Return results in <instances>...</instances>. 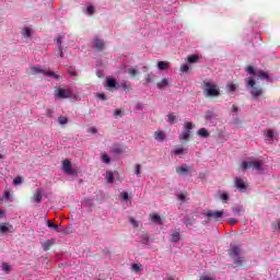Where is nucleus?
Returning a JSON list of instances; mask_svg holds the SVG:
<instances>
[{
	"instance_id": "1",
	"label": "nucleus",
	"mask_w": 280,
	"mask_h": 280,
	"mask_svg": "<svg viewBox=\"0 0 280 280\" xmlns=\"http://www.w3.org/2000/svg\"><path fill=\"white\" fill-rule=\"evenodd\" d=\"M228 255L234 260L236 267L242 268V266H244L245 260L242 256V248H240V246L231 244Z\"/></svg>"
},
{
	"instance_id": "2",
	"label": "nucleus",
	"mask_w": 280,
	"mask_h": 280,
	"mask_svg": "<svg viewBox=\"0 0 280 280\" xmlns=\"http://www.w3.org/2000/svg\"><path fill=\"white\" fill-rule=\"evenodd\" d=\"M202 91L208 97H219L220 95V88H218V84L213 82L205 81L202 84Z\"/></svg>"
},
{
	"instance_id": "3",
	"label": "nucleus",
	"mask_w": 280,
	"mask_h": 280,
	"mask_svg": "<svg viewBox=\"0 0 280 280\" xmlns=\"http://www.w3.org/2000/svg\"><path fill=\"white\" fill-rule=\"evenodd\" d=\"M247 84L252 88L250 95L253 100H259V97L264 95V89H261L259 85H255V80L249 79Z\"/></svg>"
},
{
	"instance_id": "4",
	"label": "nucleus",
	"mask_w": 280,
	"mask_h": 280,
	"mask_svg": "<svg viewBox=\"0 0 280 280\" xmlns=\"http://www.w3.org/2000/svg\"><path fill=\"white\" fill-rule=\"evenodd\" d=\"M264 166V164L259 161H243L241 163V167L242 170L246 171V170H256L257 172H259V170H261V167Z\"/></svg>"
},
{
	"instance_id": "5",
	"label": "nucleus",
	"mask_w": 280,
	"mask_h": 280,
	"mask_svg": "<svg viewBox=\"0 0 280 280\" xmlns=\"http://www.w3.org/2000/svg\"><path fill=\"white\" fill-rule=\"evenodd\" d=\"M191 130H194V124L189 121L184 122V130L179 135V141H187L191 137Z\"/></svg>"
},
{
	"instance_id": "6",
	"label": "nucleus",
	"mask_w": 280,
	"mask_h": 280,
	"mask_svg": "<svg viewBox=\"0 0 280 280\" xmlns=\"http://www.w3.org/2000/svg\"><path fill=\"white\" fill-rule=\"evenodd\" d=\"M234 187L238 191H242V192L246 191V189H248V179H246V177H235Z\"/></svg>"
},
{
	"instance_id": "7",
	"label": "nucleus",
	"mask_w": 280,
	"mask_h": 280,
	"mask_svg": "<svg viewBox=\"0 0 280 280\" xmlns=\"http://www.w3.org/2000/svg\"><path fill=\"white\" fill-rule=\"evenodd\" d=\"M71 95H73V92L71 91V89L58 88L55 91V96L59 97V100H67L71 97Z\"/></svg>"
},
{
	"instance_id": "8",
	"label": "nucleus",
	"mask_w": 280,
	"mask_h": 280,
	"mask_svg": "<svg viewBox=\"0 0 280 280\" xmlns=\"http://www.w3.org/2000/svg\"><path fill=\"white\" fill-rule=\"evenodd\" d=\"M222 215H224V211H211L208 210L206 212V218H209L210 220H214V222H220V218H222Z\"/></svg>"
},
{
	"instance_id": "9",
	"label": "nucleus",
	"mask_w": 280,
	"mask_h": 280,
	"mask_svg": "<svg viewBox=\"0 0 280 280\" xmlns=\"http://www.w3.org/2000/svg\"><path fill=\"white\" fill-rule=\"evenodd\" d=\"M62 170L66 174H70V175L75 174V171L73 170V166L71 165V161H69V160H63Z\"/></svg>"
},
{
	"instance_id": "10",
	"label": "nucleus",
	"mask_w": 280,
	"mask_h": 280,
	"mask_svg": "<svg viewBox=\"0 0 280 280\" xmlns=\"http://www.w3.org/2000/svg\"><path fill=\"white\" fill-rule=\"evenodd\" d=\"M194 171V166H189L187 164H184V165H180V166H177L176 167V172L183 176L185 174H189V172H192Z\"/></svg>"
},
{
	"instance_id": "11",
	"label": "nucleus",
	"mask_w": 280,
	"mask_h": 280,
	"mask_svg": "<svg viewBox=\"0 0 280 280\" xmlns=\"http://www.w3.org/2000/svg\"><path fill=\"white\" fill-rule=\"evenodd\" d=\"M170 242L171 244H177V242H180V229H175L171 232Z\"/></svg>"
},
{
	"instance_id": "12",
	"label": "nucleus",
	"mask_w": 280,
	"mask_h": 280,
	"mask_svg": "<svg viewBox=\"0 0 280 280\" xmlns=\"http://www.w3.org/2000/svg\"><path fill=\"white\" fill-rule=\"evenodd\" d=\"M33 202L40 203L43 201V188H38L33 197H32Z\"/></svg>"
},
{
	"instance_id": "13",
	"label": "nucleus",
	"mask_w": 280,
	"mask_h": 280,
	"mask_svg": "<svg viewBox=\"0 0 280 280\" xmlns=\"http://www.w3.org/2000/svg\"><path fill=\"white\" fill-rule=\"evenodd\" d=\"M94 47L95 49H97L98 51H102V49H104V47H106V44L104 43L103 39L96 38L94 40Z\"/></svg>"
},
{
	"instance_id": "14",
	"label": "nucleus",
	"mask_w": 280,
	"mask_h": 280,
	"mask_svg": "<svg viewBox=\"0 0 280 280\" xmlns=\"http://www.w3.org/2000/svg\"><path fill=\"white\" fill-rule=\"evenodd\" d=\"M31 72L33 75H38V73H43L45 75L46 71L40 69L38 66H31Z\"/></svg>"
},
{
	"instance_id": "15",
	"label": "nucleus",
	"mask_w": 280,
	"mask_h": 280,
	"mask_svg": "<svg viewBox=\"0 0 280 280\" xmlns=\"http://www.w3.org/2000/svg\"><path fill=\"white\" fill-rule=\"evenodd\" d=\"M150 220H152V222H154V224H162L163 223V219H161V215H159L156 213H151L150 214Z\"/></svg>"
},
{
	"instance_id": "16",
	"label": "nucleus",
	"mask_w": 280,
	"mask_h": 280,
	"mask_svg": "<svg viewBox=\"0 0 280 280\" xmlns=\"http://www.w3.org/2000/svg\"><path fill=\"white\" fill-rule=\"evenodd\" d=\"M232 211L234 215H242L244 213V207L242 206H233Z\"/></svg>"
},
{
	"instance_id": "17",
	"label": "nucleus",
	"mask_w": 280,
	"mask_h": 280,
	"mask_svg": "<svg viewBox=\"0 0 280 280\" xmlns=\"http://www.w3.org/2000/svg\"><path fill=\"white\" fill-rule=\"evenodd\" d=\"M155 141H165V132L163 131H155L154 132Z\"/></svg>"
},
{
	"instance_id": "18",
	"label": "nucleus",
	"mask_w": 280,
	"mask_h": 280,
	"mask_svg": "<svg viewBox=\"0 0 280 280\" xmlns=\"http://www.w3.org/2000/svg\"><path fill=\"white\" fill-rule=\"evenodd\" d=\"M158 89H165L166 86H170V80L162 79L160 82L156 83Z\"/></svg>"
},
{
	"instance_id": "19",
	"label": "nucleus",
	"mask_w": 280,
	"mask_h": 280,
	"mask_svg": "<svg viewBox=\"0 0 280 280\" xmlns=\"http://www.w3.org/2000/svg\"><path fill=\"white\" fill-rule=\"evenodd\" d=\"M106 182L109 184L115 183V175L113 174L112 171H107L105 175Z\"/></svg>"
},
{
	"instance_id": "20",
	"label": "nucleus",
	"mask_w": 280,
	"mask_h": 280,
	"mask_svg": "<svg viewBox=\"0 0 280 280\" xmlns=\"http://www.w3.org/2000/svg\"><path fill=\"white\" fill-rule=\"evenodd\" d=\"M158 69H160V71H165V69H170V62L167 61L158 62Z\"/></svg>"
},
{
	"instance_id": "21",
	"label": "nucleus",
	"mask_w": 280,
	"mask_h": 280,
	"mask_svg": "<svg viewBox=\"0 0 280 280\" xmlns=\"http://www.w3.org/2000/svg\"><path fill=\"white\" fill-rule=\"evenodd\" d=\"M197 135H199V137H202L203 139H207L210 137V133L207 129L201 128L197 131Z\"/></svg>"
},
{
	"instance_id": "22",
	"label": "nucleus",
	"mask_w": 280,
	"mask_h": 280,
	"mask_svg": "<svg viewBox=\"0 0 280 280\" xmlns=\"http://www.w3.org/2000/svg\"><path fill=\"white\" fill-rule=\"evenodd\" d=\"M198 60H200V57H198V55H190V56H188V58H187V61H188L190 65H196V62H198Z\"/></svg>"
},
{
	"instance_id": "23",
	"label": "nucleus",
	"mask_w": 280,
	"mask_h": 280,
	"mask_svg": "<svg viewBox=\"0 0 280 280\" xmlns=\"http://www.w3.org/2000/svg\"><path fill=\"white\" fill-rule=\"evenodd\" d=\"M226 89L230 91V93H235V91L238 89V85L233 82H229Z\"/></svg>"
},
{
	"instance_id": "24",
	"label": "nucleus",
	"mask_w": 280,
	"mask_h": 280,
	"mask_svg": "<svg viewBox=\"0 0 280 280\" xmlns=\"http://www.w3.org/2000/svg\"><path fill=\"white\" fill-rule=\"evenodd\" d=\"M183 152H185L184 148L175 147V150L172 151V154H174L175 156H179V154H183Z\"/></svg>"
},
{
	"instance_id": "25",
	"label": "nucleus",
	"mask_w": 280,
	"mask_h": 280,
	"mask_svg": "<svg viewBox=\"0 0 280 280\" xmlns=\"http://www.w3.org/2000/svg\"><path fill=\"white\" fill-rule=\"evenodd\" d=\"M47 226H48V229H51L52 231H58L61 225L54 224V222H51V221H47Z\"/></svg>"
},
{
	"instance_id": "26",
	"label": "nucleus",
	"mask_w": 280,
	"mask_h": 280,
	"mask_svg": "<svg viewBox=\"0 0 280 280\" xmlns=\"http://www.w3.org/2000/svg\"><path fill=\"white\" fill-rule=\"evenodd\" d=\"M107 86L108 89H115V86H117V81H115V79H107Z\"/></svg>"
},
{
	"instance_id": "27",
	"label": "nucleus",
	"mask_w": 280,
	"mask_h": 280,
	"mask_svg": "<svg viewBox=\"0 0 280 280\" xmlns=\"http://www.w3.org/2000/svg\"><path fill=\"white\" fill-rule=\"evenodd\" d=\"M187 196H188L187 192H182V194L177 195V199H178L180 202H187Z\"/></svg>"
},
{
	"instance_id": "28",
	"label": "nucleus",
	"mask_w": 280,
	"mask_h": 280,
	"mask_svg": "<svg viewBox=\"0 0 280 280\" xmlns=\"http://www.w3.org/2000/svg\"><path fill=\"white\" fill-rule=\"evenodd\" d=\"M51 246H54V243H51V241H49V240L45 241L43 244L44 250H49V248H51Z\"/></svg>"
},
{
	"instance_id": "29",
	"label": "nucleus",
	"mask_w": 280,
	"mask_h": 280,
	"mask_svg": "<svg viewBox=\"0 0 280 280\" xmlns=\"http://www.w3.org/2000/svg\"><path fill=\"white\" fill-rule=\"evenodd\" d=\"M141 268H143L141 264H133L131 266V270H133V272H141Z\"/></svg>"
},
{
	"instance_id": "30",
	"label": "nucleus",
	"mask_w": 280,
	"mask_h": 280,
	"mask_svg": "<svg viewBox=\"0 0 280 280\" xmlns=\"http://www.w3.org/2000/svg\"><path fill=\"white\" fill-rule=\"evenodd\" d=\"M45 75H48L49 78H55V80H60V75L56 74V72L46 71Z\"/></svg>"
},
{
	"instance_id": "31",
	"label": "nucleus",
	"mask_w": 280,
	"mask_h": 280,
	"mask_svg": "<svg viewBox=\"0 0 280 280\" xmlns=\"http://www.w3.org/2000/svg\"><path fill=\"white\" fill-rule=\"evenodd\" d=\"M2 270L8 273L10 270H12V266H10L8 262H3Z\"/></svg>"
},
{
	"instance_id": "32",
	"label": "nucleus",
	"mask_w": 280,
	"mask_h": 280,
	"mask_svg": "<svg viewBox=\"0 0 280 280\" xmlns=\"http://www.w3.org/2000/svg\"><path fill=\"white\" fill-rule=\"evenodd\" d=\"M247 73H249L250 75H257V72L255 71V68L253 66H248L246 68Z\"/></svg>"
},
{
	"instance_id": "33",
	"label": "nucleus",
	"mask_w": 280,
	"mask_h": 280,
	"mask_svg": "<svg viewBox=\"0 0 280 280\" xmlns=\"http://www.w3.org/2000/svg\"><path fill=\"white\" fill-rule=\"evenodd\" d=\"M214 117V114L213 112H207L206 115H205V119L207 121H211V119Z\"/></svg>"
},
{
	"instance_id": "34",
	"label": "nucleus",
	"mask_w": 280,
	"mask_h": 280,
	"mask_svg": "<svg viewBox=\"0 0 280 280\" xmlns=\"http://www.w3.org/2000/svg\"><path fill=\"white\" fill-rule=\"evenodd\" d=\"M9 228L7 223H1L0 225V233H8Z\"/></svg>"
},
{
	"instance_id": "35",
	"label": "nucleus",
	"mask_w": 280,
	"mask_h": 280,
	"mask_svg": "<svg viewBox=\"0 0 280 280\" xmlns=\"http://www.w3.org/2000/svg\"><path fill=\"white\" fill-rule=\"evenodd\" d=\"M22 34H23V36H26V38H30V36H32V30H30V28H24V30L22 31Z\"/></svg>"
},
{
	"instance_id": "36",
	"label": "nucleus",
	"mask_w": 280,
	"mask_h": 280,
	"mask_svg": "<svg viewBox=\"0 0 280 280\" xmlns=\"http://www.w3.org/2000/svg\"><path fill=\"white\" fill-rule=\"evenodd\" d=\"M69 121V119L65 116H61L58 118V122L61 125V126H65V124H67Z\"/></svg>"
},
{
	"instance_id": "37",
	"label": "nucleus",
	"mask_w": 280,
	"mask_h": 280,
	"mask_svg": "<svg viewBox=\"0 0 280 280\" xmlns=\"http://www.w3.org/2000/svg\"><path fill=\"white\" fill-rule=\"evenodd\" d=\"M135 174H136V176H140L141 175V164H136V166H135Z\"/></svg>"
},
{
	"instance_id": "38",
	"label": "nucleus",
	"mask_w": 280,
	"mask_h": 280,
	"mask_svg": "<svg viewBox=\"0 0 280 280\" xmlns=\"http://www.w3.org/2000/svg\"><path fill=\"white\" fill-rule=\"evenodd\" d=\"M23 184V177L18 176L13 179V185H21Z\"/></svg>"
},
{
	"instance_id": "39",
	"label": "nucleus",
	"mask_w": 280,
	"mask_h": 280,
	"mask_svg": "<svg viewBox=\"0 0 280 280\" xmlns=\"http://www.w3.org/2000/svg\"><path fill=\"white\" fill-rule=\"evenodd\" d=\"M129 222H130V224H132V226L135 229H139V222L137 220H135V218H130Z\"/></svg>"
},
{
	"instance_id": "40",
	"label": "nucleus",
	"mask_w": 280,
	"mask_h": 280,
	"mask_svg": "<svg viewBox=\"0 0 280 280\" xmlns=\"http://www.w3.org/2000/svg\"><path fill=\"white\" fill-rule=\"evenodd\" d=\"M259 78H262L264 80H270V75H268V72L260 71Z\"/></svg>"
},
{
	"instance_id": "41",
	"label": "nucleus",
	"mask_w": 280,
	"mask_h": 280,
	"mask_svg": "<svg viewBox=\"0 0 280 280\" xmlns=\"http://www.w3.org/2000/svg\"><path fill=\"white\" fill-rule=\"evenodd\" d=\"M102 161H103V163L108 164V163H110V158L108 156V154L104 153L102 155Z\"/></svg>"
},
{
	"instance_id": "42",
	"label": "nucleus",
	"mask_w": 280,
	"mask_h": 280,
	"mask_svg": "<svg viewBox=\"0 0 280 280\" xmlns=\"http://www.w3.org/2000/svg\"><path fill=\"white\" fill-rule=\"evenodd\" d=\"M141 238H142V244H148V242H150V236L147 233L142 234Z\"/></svg>"
},
{
	"instance_id": "43",
	"label": "nucleus",
	"mask_w": 280,
	"mask_h": 280,
	"mask_svg": "<svg viewBox=\"0 0 280 280\" xmlns=\"http://www.w3.org/2000/svg\"><path fill=\"white\" fill-rule=\"evenodd\" d=\"M57 51H58V55L60 56V58L65 57V52H62V46L61 45L57 46Z\"/></svg>"
},
{
	"instance_id": "44",
	"label": "nucleus",
	"mask_w": 280,
	"mask_h": 280,
	"mask_svg": "<svg viewBox=\"0 0 280 280\" xmlns=\"http://www.w3.org/2000/svg\"><path fill=\"white\" fill-rule=\"evenodd\" d=\"M168 121H170V124H175L176 116L174 114H168Z\"/></svg>"
},
{
	"instance_id": "45",
	"label": "nucleus",
	"mask_w": 280,
	"mask_h": 280,
	"mask_svg": "<svg viewBox=\"0 0 280 280\" xmlns=\"http://www.w3.org/2000/svg\"><path fill=\"white\" fill-rule=\"evenodd\" d=\"M228 222H229V224L231 225V226H233V225H235V224H237V219H234V218H230V219H228Z\"/></svg>"
},
{
	"instance_id": "46",
	"label": "nucleus",
	"mask_w": 280,
	"mask_h": 280,
	"mask_svg": "<svg viewBox=\"0 0 280 280\" xmlns=\"http://www.w3.org/2000/svg\"><path fill=\"white\" fill-rule=\"evenodd\" d=\"M128 73H129V75H131L132 78H135V75H137V70L135 69V68H130L129 70H128Z\"/></svg>"
},
{
	"instance_id": "47",
	"label": "nucleus",
	"mask_w": 280,
	"mask_h": 280,
	"mask_svg": "<svg viewBox=\"0 0 280 280\" xmlns=\"http://www.w3.org/2000/svg\"><path fill=\"white\" fill-rule=\"evenodd\" d=\"M180 71H182L183 73H187V71H189V66H188V65H183V66L180 67Z\"/></svg>"
},
{
	"instance_id": "48",
	"label": "nucleus",
	"mask_w": 280,
	"mask_h": 280,
	"mask_svg": "<svg viewBox=\"0 0 280 280\" xmlns=\"http://www.w3.org/2000/svg\"><path fill=\"white\" fill-rule=\"evenodd\" d=\"M3 198H5V200H10V198H12V195L10 194L9 190H5V191H4Z\"/></svg>"
},
{
	"instance_id": "49",
	"label": "nucleus",
	"mask_w": 280,
	"mask_h": 280,
	"mask_svg": "<svg viewBox=\"0 0 280 280\" xmlns=\"http://www.w3.org/2000/svg\"><path fill=\"white\" fill-rule=\"evenodd\" d=\"M95 12V7L90 5L88 7V14H93Z\"/></svg>"
},
{
	"instance_id": "50",
	"label": "nucleus",
	"mask_w": 280,
	"mask_h": 280,
	"mask_svg": "<svg viewBox=\"0 0 280 280\" xmlns=\"http://www.w3.org/2000/svg\"><path fill=\"white\" fill-rule=\"evenodd\" d=\"M267 137H268V139H272L275 137V131L268 130L267 131Z\"/></svg>"
},
{
	"instance_id": "51",
	"label": "nucleus",
	"mask_w": 280,
	"mask_h": 280,
	"mask_svg": "<svg viewBox=\"0 0 280 280\" xmlns=\"http://www.w3.org/2000/svg\"><path fill=\"white\" fill-rule=\"evenodd\" d=\"M46 117H54V110L52 109H47L46 110Z\"/></svg>"
},
{
	"instance_id": "52",
	"label": "nucleus",
	"mask_w": 280,
	"mask_h": 280,
	"mask_svg": "<svg viewBox=\"0 0 280 280\" xmlns=\"http://www.w3.org/2000/svg\"><path fill=\"white\" fill-rule=\"evenodd\" d=\"M120 197L122 200H128V192L127 191L121 192Z\"/></svg>"
},
{
	"instance_id": "53",
	"label": "nucleus",
	"mask_w": 280,
	"mask_h": 280,
	"mask_svg": "<svg viewBox=\"0 0 280 280\" xmlns=\"http://www.w3.org/2000/svg\"><path fill=\"white\" fill-rule=\"evenodd\" d=\"M114 115L115 117H121V109H115Z\"/></svg>"
},
{
	"instance_id": "54",
	"label": "nucleus",
	"mask_w": 280,
	"mask_h": 280,
	"mask_svg": "<svg viewBox=\"0 0 280 280\" xmlns=\"http://www.w3.org/2000/svg\"><path fill=\"white\" fill-rule=\"evenodd\" d=\"M98 100H107L106 94L100 93L97 94Z\"/></svg>"
},
{
	"instance_id": "55",
	"label": "nucleus",
	"mask_w": 280,
	"mask_h": 280,
	"mask_svg": "<svg viewBox=\"0 0 280 280\" xmlns=\"http://www.w3.org/2000/svg\"><path fill=\"white\" fill-rule=\"evenodd\" d=\"M199 280H215V279H213V278H211V277H208V276H201V277L199 278Z\"/></svg>"
},
{
	"instance_id": "56",
	"label": "nucleus",
	"mask_w": 280,
	"mask_h": 280,
	"mask_svg": "<svg viewBox=\"0 0 280 280\" xmlns=\"http://www.w3.org/2000/svg\"><path fill=\"white\" fill-rule=\"evenodd\" d=\"M221 200H224V201L229 200V195L228 194H222L221 195Z\"/></svg>"
},
{
	"instance_id": "57",
	"label": "nucleus",
	"mask_w": 280,
	"mask_h": 280,
	"mask_svg": "<svg viewBox=\"0 0 280 280\" xmlns=\"http://www.w3.org/2000/svg\"><path fill=\"white\" fill-rule=\"evenodd\" d=\"M57 44L62 47V36H59V37L57 38Z\"/></svg>"
},
{
	"instance_id": "58",
	"label": "nucleus",
	"mask_w": 280,
	"mask_h": 280,
	"mask_svg": "<svg viewBox=\"0 0 280 280\" xmlns=\"http://www.w3.org/2000/svg\"><path fill=\"white\" fill-rule=\"evenodd\" d=\"M90 132H92V135H95L97 132V128L91 127L90 128Z\"/></svg>"
},
{
	"instance_id": "59",
	"label": "nucleus",
	"mask_w": 280,
	"mask_h": 280,
	"mask_svg": "<svg viewBox=\"0 0 280 280\" xmlns=\"http://www.w3.org/2000/svg\"><path fill=\"white\" fill-rule=\"evenodd\" d=\"M232 110H233V113H237V110H240V108L236 105H233Z\"/></svg>"
},
{
	"instance_id": "60",
	"label": "nucleus",
	"mask_w": 280,
	"mask_h": 280,
	"mask_svg": "<svg viewBox=\"0 0 280 280\" xmlns=\"http://www.w3.org/2000/svg\"><path fill=\"white\" fill-rule=\"evenodd\" d=\"M145 80H147V82H150L152 80V75L148 74Z\"/></svg>"
},
{
	"instance_id": "61",
	"label": "nucleus",
	"mask_w": 280,
	"mask_h": 280,
	"mask_svg": "<svg viewBox=\"0 0 280 280\" xmlns=\"http://www.w3.org/2000/svg\"><path fill=\"white\" fill-rule=\"evenodd\" d=\"M70 75H72L73 78L78 77V72H70Z\"/></svg>"
},
{
	"instance_id": "62",
	"label": "nucleus",
	"mask_w": 280,
	"mask_h": 280,
	"mask_svg": "<svg viewBox=\"0 0 280 280\" xmlns=\"http://www.w3.org/2000/svg\"><path fill=\"white\" fill-rule=\"evenodd\" d=\"M3 215V211L0 210V218Z\"/></svg>"
},
{
	"instance_id": "63",
	"label": "nucleus",
	"mask_w": 280,
	"mask_h": 280,
	"mask_svg": "<svg viewBox=\"0 0 280 280\" xmlns=\"http://www.w3.org/2000/svg\"><path fill=\"white\" fill-rule=\"evenodd\" d=\"M1 159H3V155H2V154H0V160H1Z\"/></svg>"
}]
</instances>
